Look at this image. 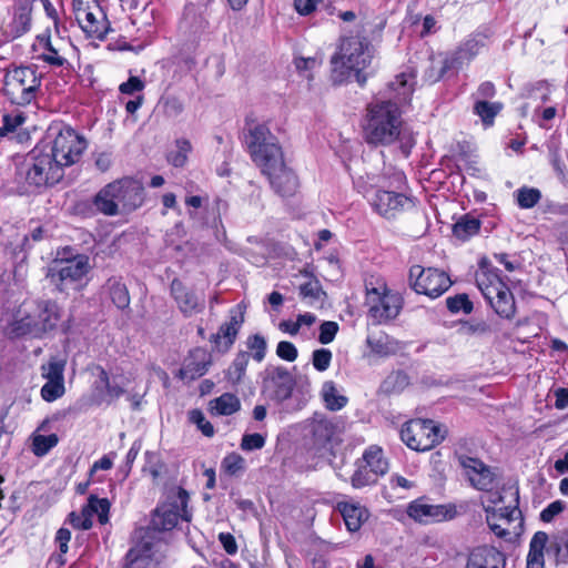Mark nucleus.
Listing matches in <instances>:
<instances>
[{
	"mask_svg": "<svg viewBox=\"0 0 568 568\" xmlns=\"http://www.w3.org/2000/svg\"><path fill=\"white\" fill-rule=\"evenodd\" d=\"M252 161L268 179L272 189L281 196H292L298 189L296 174L286 166L281 145L266 124L256 123L245 138Z\"/></svg>",
	"mask_w": 568,
	"mask_h": 568,
	"instance_id": "nucleus-1",
	"label": "nucleus"
},
{
	"mask_svg": "<svg viewBox=\"0 0 568 568\" xmlns=\"http://www.w3.org/2000/svg\"><path fill=\"white\" fill-rule=\"evenodd\" d=\"M402 112L396 102L376 99L366 108L364 136L367 143L389 145L402 134Z\"/></svg>",
	"mask_w": 568,
	"mask_h": 568,
	"instance_id": "nucleus-2",
	"label": "nucleus"
},
{
	"mask_svg": "<svg viewBox=\"0 0 568 568\" xmlns=\"http://www.w3.org/2000/svg\"><path fill=\"white\" fill-rule=\"evenodd\" d=\"M375 49L371 41L362 34H351L341 39L338 51L331 58L336 72L337 65L347 72H354L355 79L361 87H364L368 73L366 70L371 67Z\"/></svg>",
	"mask_w": 568,
	"mask_h": 568,
	"instance_id": "nucleus-3",
	"label": "nucleus"
},
{
	"mask_svg": "<svg viewBox=\"0 0 568 568\" xmlns=\"http://www.w3.org/2000/svg\"><path fill=\"white\" fill-rule=\"evenodd\" d=\"M406 185L405 174L396 171L389 180H382L379 185L367 191L366 197L379 215L392 219L397 213L414 206V201L404 194Z\"/></svg>",
	"mask_w": 568,
	"mask_h": 568,
	"instance_id": "nucleus-4",
	"label": "nucleus"
},
{
	"mask_svg": "<svg viewBox=\"0 0 568 568\" xmlns=\"http://www.w3.org/2000/svg\"><path fill=\"white\" fill-rule=\"evenodd\" d=\"M476 284L497 315L506 320H511L515 316V297L501 281L497 268H493L486 261H481L476 273Z\"/></svg>",
	"mask_w": 568,
	"mask_h": 568,
	"instance_id": "nucleus-5",
	"label": "nucleus"
},
{
	"mask_svg": "<svg viewBox=\"0 0 568 568\" xmlns=\"http://www.w3.org/2000/svg\"><path fill=\"white\" fill-rule=\"evenodd\" d=\"M90 268L89 257L79 254L71 258L53 261L48 268L47 278L60 293L80 292L88 284L87 275Z\"/></svg>",
	"mask_w": 568,
	"mask_h": 568,
	"instance_id": "nucleus-6",
	"label": "nucleus"
},
{
	"mask_svg": "<svg viewBox=\"0 0 568 568\" xmlns=\"http://www.w3.org/2000/svg\"><path fill=\"white\" fill-rule=\"evenodd\" d=\"M165 499L152 513L150 528L156 531L173 529L179 519L191 520V513L187 509L189 493L180 487L172 486L165 490Z\"/></svg>",
	"mask_w": 568,
	"mask_h": 568,
	"instance_id": "nucleus-7",
	"label": "nucleus"
},
{
	"mask_svg": "<svg viewBox=\"0 0 568 568\" xmlns=\"http://www.w3.org/2000/svg\"><path fill=\"white\" fill-rule=\"evenodd\" d=\"M366 304L369 316L378 324L394 320L400 312V297L387 288L383 278L371 277L365 282Z\"/></svg>",
	"mask_w": 568,
	"mask_h": 568,
	"instance_id": "nucleus-8",
	"label": "nucleus"
},
{
	"mask_svg": "<svg viewBox=\"0 0 568 568\" xmlns=\"http://www.w3.org/2000/svg\"><path fill=\"white\" fill-rule=\"evenodd\" d=\"M41 78L32 67H18L7 72L3 94L11 103L27 105L31 103L40 89Z\"/></svg>",
	"mask_w": 568,
	"mask_h": 568,
	"instance_id": "nucleus-9",
	"label": "nucleus"
},
{
	"mask_svg": "<svg viewBox=\"0 0 568 568\" xmlns=\"http://www.w3.org/2000/svg\"><path fill=\"white\" fill-rule=\"evenodd\" d=\"M409 286L417 293L430 298L442 296L453 284L449 275L436 267L413 265L409 268Z\"/></svg>",
	"mask_w": 568,
	"mask_h": 568,
	"instance_id": "nucleus-10",
	"label": "nucleus"
},
{
	"mask_svg": "<svg viewBox=\"0 0 568 568\" xmlns=\"http://www.w3.org/2000/svg\"><path fill=\"white\" fill-rule=\"evenodd\" d=\"M87 146L88 142L84 136L67 126L60 130L54 138L49 156H52L55 164L64 171L65 166H70L80 160Z\"/></svg>",
	"mask_w": 568,
	"mask_h": 568,
	"instance_id": "nucleus-11",
	"label": "nucleus"
},
{
	"mask_svg": "<svg viewBox=\"0 0 568 568\" xmlns=\"http://www.w3.org/2000/svg\"><path fill=\"white\" fill-rule=\"evenodd\" d=\"M72 9L79 27L89 38H105L109 22L95 0H72Z\"/></svg>",
	"mask_w": 568,
	"mask_h": 568,
	"instance_id": "nucleus-12",
	"label": "nucleus"
},
{
	"mask_svg": "<svg viewBox=\"0 0 568 568\" xmlns=\"http://www.w3.org/2000/svg\"><path fill=\"white\" fill-rule=\"evenodd\" d=\"M64 175V171L55 164L54 159L49 153H43L38 149L30 153V163L26 172V181L29 185L51 186L59 183Z\"/></svg>",
	"mask_w": 568,
	"mask_h": 568,
	"instance_id": "nucleus-13",
	"label": "nucleus"
},
{
	"mask_svg": "<svg viewBox=\"0 0 568 568\" xmlns=\"http://www.w3.org/2000/svg\"><path fill=\"white\" fill-rule=\"evenodd\" d=\"M170 293L179 311L184 317L200 314L205 308V296L202 292L185 285L181 280L174 278L170 285Z\"/></svg>",
	"mask_w": 568,
	"mask_h": 568,
	"instance_id": "nucleus-14",
	"label": "nucleus"
},
{
	"mask_svg": "<svg viewBox=\"0 0 568 568\" xmlns=\"http://www.w3.org/2000/svg\"><path fill=\"white\" fill-rule=\"evenodd\" d=\"M493 33L488 28H479L470 33L450 53H447L458 70L470 62L483 48L487 47Z\"/></svg>",
	"mask_w": 568,
	"mask_h": 568,
	"instance_id": "nucleus-15",
	"label": "nucleus"
},
{
	"mask_svg": "<svg viewBox=\"0 0 568 568\" xmlns=\"http://www.w3.org/2000/svg\"><path fill=\"white\" fill-rule=\"evenodd\" d=\"M115 186L113 190L116 195L120 212L129 213L140 207L144 202V187L141 182L124 178L111 183Z\"/></svg>",
	"mask_w": 568,
	"mask_h": 568,
	"instance_id": "nucleus-16",
	"label": "nucleus"
},
{
	"mask_svg": "<svg viewBox=\"0 0 568 568\" xmlns=\"http://www.w3.org/2000/svg\"><path fill=\"white\" fill-rule=\"evenodd\" d=\"M446 428H400V439L416 452H426L445 439Z\"/></svg>",
	"mask_w": 568,
	"mask_h": 568,
	"instance_id": "nucleus-17",
	"label": "nucleus"
},
{
	"mask_svg": "<svg viewBox=\"0 0 568 568\" xmlns=\"http://www.w3.org/2000/svg\"><path fill=\"white\" fill-rule=\"evenodd\" d=\"M32 2L33 0H16L12 19L2 29L4 41H13L30 30Z\"/></svg>",
	"mask_w": 568,
	"mask_h": 568,
	"instance_id": "nucleus-18",
	"label": "nucleus"
},
{
	"mask_svg": "<svg viewBox=\"0 0 568 568\" xmlns=\"http://www.w3.org/2000/svg\"><path fill=\"white\" fill-rule=\"evenodd\" d=\"M407 515L420 524H430L452 519L455 516V510L445 505L428 504L419 498L408 505Z\"/></svg>",
	"mask_w": 568,
	"mask_h": 568,
	"instance_id": "nucleus-19",
	"label": "nucleus"
},
{
	"mask_svg": "<svg viewBox=\"0 0 568 568\" xmlns=\"http://www.w3.org/2000/svg\"><path fill=\"white\" fill-rule=\"evenodd\" d=\"M458 463L464 468L468 480L475 488L488 490L493 486L495 475L481 460L466 455H459Z\"/></svg>",
	"mask_w": 568,
	"mask_h": 568,
	"instance_id": "nucleus-20",
	"label": "nucleus"
},
{
	"mask_svg": "<svg viewBox=\"0 0 568 568\" xmlns=\"http://www.w3.org/2000/svg\"><path fill=\"white\" fill-rule=\"evenodd\" d=\"M211 364L212 356L205 348H193L184 358L176 376L183 381H194L203 376L209 371Z\"/></svg>",
	"mask_w": 568,
	"mask_h": 568,
	"instance_id": "nucleus-21",
	"label": "nucleus"
},
{
	"mask_svg": "<svg viewBox=\"0 0 568 568\" xmlns=\"http://www.w3.org/2000/svg\"><path fill=\"white\" fill-rule=\"evenodd\" d=\"M294 386V379L291 373L284 367H273L266 369L264 388L273 390L274 397L278 400L291 396Z\"/></svg>",
	"mask_w": 568,
	"mask_h": 568,
	"instance_id": "nucleus-22",
	"label": "nucleus"
},
{
	"mask_svg": "<svg viewBox=\"0 0 568 568\" xmlns=\"http://www.w3.org/2000/svg\"><path fill=\"white\" fill-rule=\"evenodd\" d=\"M243 322V313L231 310L229 321L220 326L217 333L211 335L210 341L215 344L217 348L223 346V351H229L234 344Z\"/></svg>",
	"mask_w": 568,
	"mask_h": 568,
	"instance_id": "nucleus-23",
	"label": "nucleus"
},
{
	"mask_svg": "<svg viewBox=\"0 0 568 568\" xmlns=\"http://www.w3.org/2000/svg\"><path fill=\"white\" fill-rule=\"evenodd\" d=\"M505 565L503 552L491 546H480L470 551L466 568H505Z\"/></svg>",
	"mask_w": 568,
	"mask_h": 568,
	"instance_id": "nucleus-24",
	"label": "nucleus"
},
{
	"mask_svg": "<svg viewBox=\"0 0 568 568\" xmlns=\"http://www.w3.org/2000/svg\"><path fill=\"white\" fill-rule=\"evenodd\" d=\"M343 442V428H314L313 448L321 456L334 455Z\"/></svg>",
	"mask_w": 568,
	"mask_h": 568,
	"instance_id": "nucleus-25",
	"label": "nucleus"
},
{
	"mask_svg": "<svg viewBox=\"0 0 568 568\" xmlns=\"http://www.w3.org/2000/svg\"><path fill=\"white\" fill-rule=\"evenodd\" d=\"M415 85V75L413 73L402 72L396 75L393 81L387 85L386 100L396 102L397 106L400 103L409 101Z\"/></svg>",
	"mask_w": 568,
	"mask_h": 568,
	"instance_id": "nucleus-26",
	"label": "nucleus"
},
{
	"mask_svg": "<svg viewBox=\"0 0 568 568\" xmlns=\"http://www.w3.org/2000/svg\"><path fill=\"white\" fill-rule=\"evenodd\" d=\"M487 524L494 534L498 537H506L509 535L508 528L505 525H509L519 514L517 506H506L498 510L493 509L491 511L487 508Z\"/></svg>",
	"mask_w": 568,
	"mask_h": 568,
	"instance_id": "nucleus-27",
	"label": "nucleus"
},
{
	"mask_svg": "<svg viewBox=\"0 0 568 568\" xmlns=\"http://www.w3.org/2000/svg\"><path fill=\"white\" fill-rule=\"evenodd\" d=\"M337 508L344 519L346 528L352 532L358 531L368 518L367 509L359 505L338 503Z\"/></svg>",
	"mask_w": 568,
	"mask_h": 568,
	"instance_id": "nucleus-28",
	"label": "nucleus"
},
{
	"mask_svg": "<svg viewBox=\"0 0 568 568\" xmlns=\"http://www.w3.org/2000/svg\"><path fill=\"white\" fill-rule=\"evenodd\" d=\"M121 568H156V562L152 558L150 546L143 544L131 548L125 555Z\"/></svg>",
	"mask_w": 568,
	"mask_h": 568,
	"instance_id": "nucleus-29",
	"label": "nucleus"
},
{
	"mask_svg": "<svg viewBox=\"0 0 568 568\" xmlns=\"http://www.w3.org/2000/svg\"><path fill=\"white\" fill-rule=\"evenodd\" d=\"M363 466L368 467L378 477L384 476L389 468L387 458L384 456L383 448L378 445L368 446L362 458Z\"/></svg>",
	"mask_w": 568,
	"mask_h": 568,
	"instance_id": "nucleus-30",
	"label": "nucleus"
},
{
	"mask_svg": "<svg viewBox=\"0 0 568 568\" xmlns=\"http://www.w3.org/2000/svg\"><path fill=\"white\" fill-rule=\"evenodd\" d=\"M548 540L549 537L545 531L535 532L529 544L527 568H545L544 550Z\"/></svg>",
	"mask_w": 568,
	"mask_h": 568,
	"instance_id": "nucleus-31",
	"label": "nucleus"
},
{
	"mask_svg": "<svg viewBox=\"0 0 568 568\" xmlns=\"http://www.w3.org/2000/svg\"><path fill=\"white\" fill-rule=\"evenodd\" d=\"M111 183L101 189L93 199V204L97 210L108 216H113L120 213L116 195H114Z\"/></svg>",
	"mask_w": 568,
	"mask_h": 568,
	"instance_id": "nucleus-32",
	"label": "nucleus"
},
{
	"mask_svg": "<svg viewBox=\"0 0 568 568\" xmlns=\"http://www.w3.org/2000/svg\"><path fill=\"white\" fill-rule=\"evenodd\" d=\"M61 320V308L52 301L42 303L41 311L38 315V323L42 334L53 331Z\"/></svg>",
	"mask_w": 568,
	"mask_h": 568,
	"instance_id": "nucleus-33",
	"label": "nucleus"
},
{
	"mask_svg": "<svg viewBox=\"0 0 568 568\" xmlns=\"http://www.w3.org/2000/svg\"><path fill=\"white\" fill-rule=\"evenodd\" d=\"M28 443L34 456L43 457L58 445L59 437L57 434L43 435L36 430L30 435Z\"/></svg>",
	"mask_w": 568,
	"mask_h": 568,
	"instance_id": "nucleus-34",
	"label": "nucleus"
},
{
	"mask_svg": "<svg viewBox=\"0 0 568 568\" xmlns=\"http://www.w3.org/2000/svg\"><path fill=\"white\" fill-rule=\"evenodd\" d=\"M104 288L106 290L112 303L120 310L130 305V295L126 285L119 277H110Z\"/></svg>",
	"mask_w": 568,
	"mask_h": 568,
	"instance_id": "nucleus-35",
	"label": "nucleus"
},
{
	"mask_svg": "<svg viewBox=\"0 0 568 568\" xmlns=\"http://www.w3.org/2000/svg\"><path fill=\"white\" fill-rule=\"evenodd\" d=\"M241 407L240 399L236 395L224 393L220 397L210 402V410L217 416H227L237 412Z\"/></svg>",
	"mask_w": 568,
	"mask_h": 568,
	"instance_id": "nucleus-36",
	"label": "nucleus"
},
{
	"mask_svg": "<svg viewBox=\"0 0 568 568\" xmlns=\"http://www.w3.org/2000/svg\"><path fill=\"white\" fill-rule=\"evenodd\" d=\"M410 384V378L404 371L392 372L382 382L379 392L385 395L400 394Z\"/></svg>",
	"mask_w": 568,
	"mask_h": 568,
	"instance_id": "nucleus-37",
	"label": "nucleus"
},
{
	"mask_svg": "<svg viewBox=\"0 0 568 568\" xmlns=\"http://www.w3.org/2000/svg\"><path fill=\"white\" fill-rule=\"evenodd\" d=\"M480 230V221L469 214L463 215L453 227L454 235L463 241L477 234Z\"/></svg>",
	"mask_w": 568,
	"mask_h": 568,
	"instance_id": "nucleus-38",
	"label": "nucleus"
},
{
	"mask_svg": "<svg viewBox=\"0 0 568 568\" xmlns=\"http://www.w3.org/2000/svg\"><path fill=\"white\" fill-rule=\"evenodd\" d=\"M65 365V358L51 356L48 363L41 365V376L47 381L64 382Z\"/></svg>",
	"mask_w": 568,
	"mask_h": 568,
	"instance_id": "nucleus-39",
	"label": "nucleus"
},
{
	"mask_svg": "<svg viewBox=\"0 0 568 568\" xmlns=\"http://www.w3.org/2000/svg\"><path fill=\"white\" fill-rule=\"evenodd\" d=\"M322 397L326 407L331 410L342 409L348 402L347 397L339 394L335 383L327 381L322 386Z\"/></svg>",
	"mask_w": 568,
	"mask_h": 568,
	"instance_id": "nucleus-40",
	"label": "nucleus"
},
{
	"mask_svg": "<svg viewBox=\"0 0 568 568\" xmlns=\"http://www.w3.org/2000/svg\"><path fill=\"white\" fill-rule=\"evenodd\" d=\"M11 334L14 337L30 335L36 338H41L43 336L38 321L31 316H26L21 320L14 321L11 324Z\"/></svg>",
	"mask_w": 568,
	"mask_h": 568,
	"instance_id": "nucleus-41",
	"label": "nucleus"
},
{
	"mask_svg": "<svg viewBox=\"0 0 568 568\" xmlns=\"http://www.w3.org/2000/svg\"><path fill=\"white\" fill-rule=\"evenodd\" d=\"M500 102H488L486 100H477L474 104V113L478 115L483 124L487 128L493 125L495 116L501 111Z\"/></svg>",
	"mask_w": 568,
	"mask_h": 568,
	"instance_id": "nucleus-42",
	"label": "nucleus"
},
{
	"mask_svg": "<svg viewBox=\"0 0 568 568\" xmlns=\"http://www.w3.org/2000/svg\"><path fill=\"white\" fill-rule=\"evenodd\" d=\"M372 353L386 357L394 355L397 352V342L392 339L388 335H381L378 337H368L366 341Z\"/></svg>",
	"mask_w": 568,
	"mask_h": 568,
	"instance_id": "nucleus-43",
	"label": "nucleus"
},
{
	"mask_svg": "<svg viewBox=\"0 0 568 568\" xmlns=\"http://www.w3.org/2000/svg\"><path fill=\"white\" fill-rule=\"evenodd\" d=\"M453 70H458V68L452 61L450 57L446 54L443 60L438 62L435 60L432 61L430 67L425 72V77L429 82L435 83L442 80L449 71Z\"/></svg>",
	"mask_w": 568,
	"mask_h": 568,
	"instance_id": "nucleus-44",
	"label": "nucleus"
},
{
	"mask_svg": "<svg viewBox=\"0 0 568 568\" xmlns=\"http://www.w3.org/2000/svg\"><path fill=\"white\" fill-rule=\"evenodd\" d=\"M250 361V354L247 352H240L236 354L232 364L230 365L226 377L232 384H239L245 375L246 367Z\"/></svg>",
	"mask_w": 568,
	"mask_h": 568,
	"instance_id": "nucleus-45",
	"label": "nucleus"
},
{
	"mask_svg": "<svg viewBox=\"0 0 568 568\" xmlns=\"http://www.w3.org/2000/svg\"><path fill=\"white\" fill-rule=\"evenodd\" d=\"M221 469L231 477H240L246 470V462L240 454L231 453L222 459Z\"/></svg>",
	"mask_w": 568,
	"mask_h": 568,
	"instance_id": "nucleus-46",
	"label": "nucleus"
},
{
	"mask_svg": "<svg viewBox=\"0 0 568 568\" xmlns=\"http://www.w3.org/2000/svg\"><path fill=\"white\" fill-rule=\"evenodd\" d=\"M90 519L94 514L98 515L100 524L104 525L109 520L110 503L106 498H98L91 495L88 500V505L84 507Z\"/></svg>",
	"mask_w": 568,
	"mask_h": 568,
	"instance_id": "nucleus-47",
	"label": "nucleus"
},
{
	"mask_svg": "<svg viewBox=\"0 0 568 568\" xmlns=\"http://www.w3.org/2000/svg\"><path fill=\"white\" fill-rule=\"evenodd\" d=\"M356 470L351 477V484L354 488H363L366 486L374 485L378 476L375 475L368 467L363 466L359 459L356 460Z\"/></svg>",
	"mask_w": 568,
	"mask_h": 568,
	"instance_id": "nucleus-48",
	"label": "nucleus"
},
{
	"mask_svg": "<svg viewBox=\"0 0 568 568\" xmlns=\"http://www.w3.org/2000/svg\"><path fill=\"white\" fill-rule=\"evenodd\" d=\"M541 199V192L536 187L521 186L516 191V202L520 209H531Z\"/></svg>",
	"mask_w": 568,
	"mask_h": 568,
	"instance_id": "nucleus-49",
	"label": "nucleus"
},
{
	"mask_svg": "<svg viewBox=\"0 0 568 568\" xmlns=\"http://www.w3.org/2000/svg\"><path fill=\"white\" fill-rule=\"evenodd\" d=\"M446 306L448 311L453 314H457L459 312H463L464 314H470L474 308L473 302L465 293L447 297Z\"/></svg>",
	"mask_w": 568,
	"mask_h": 568,
	"instance_id": "nucleus-50",
	"label": "nucleus"
},
{
	"mask_svg": "<svg viewBox=\"0 0 568 568\" xmlns=\"http://www.w3.org/2000/svg\"><path fill=\"white\" fill-rule=\"evenodd\" d=\"M26 120L22 112L7 113L2 116V125L0 126V136H6L14 132Z\"/></svg>",
	"mask_w": 568,
	"mask_h": 568,
	"instance_id": "nucleus-51",
	"label": "nucleus"
},
{
	"mask_svg": "<svg viewBox=\"0 0 568 568\" xmlns=\"http://www.w3.org/2000/svg\"><path fill=\"white\" fill-rule=\"evenodd\" d=\"M65 392L64 382L47 381L41 387V397L45 402H54L60 398Z\"/></svg>",
	"mask_w": 568,
	"mask_h": 568,
	"instance_id": "nucleus-52",
	"label": "nucleus"
},
{
	"mask_svg": "<svg viewBox=\"0 0 568 568\" xmlns=\"http://www.w3.org/2000/svg\"><path fill=\"white\" fill-rule=\"evenodd\" d=\"M246 346L253 352L252 356L256 362H262L264 359L267 344L266 339L262 335L254 334L250 336L246 341Z\"/></svg>",
	"mask_w": 568,
	"mask_h": 568,
	"instance_id": "nucleus-53",
	"label": "nucleus"
},
{
	"mask_svg": "<svg viewBox=\"0 0 568 568\" xmlns=\"http://www.w3.org/2000/svg\"><path fill=\"white\" fill-rule=\"evenodd\" d=\"M41 59L43 62L57 68L70 65L68 60L60 54L59 50L54 48L50 41L47 42L45 50L42 53Z\"/></svg>",
	"mask_w": 568,
	"mask_h": 568,
	"instance_id": "nucleus-54",
	"label": "nucleus"
},
{
	"mask_svg": "<svg viewBox=\"0 0 568 568\" xmlns=\"http://www.w3.org/2000/svg\"><path fill=\"white\" fill-rule=\"evenodd\" d=\"M333 354L328 348H317L312 353V365L317 372H325L331 366Z\"/></svg>",
	"mask_w": 568,
	"mask_h": 568,
	"instance_id": "nucleus-55",
	"label": "nucleus"
},
{
	"mask_svg": "<svg viewBox=\"0 0 568 568\" xmlns=\"http://www.w3.org/2000/svg\"><path fill=\"white\" fill-rule=\"evenodd\" d=\"M163 113L166 118L175 119L184 111V104L178 97L170 95L162 100Z\"/></svg>",
	"mask_w": 568,
	"mask_h": 568,
	"instance_id": "nucleus-56",
	"label": "nucleus"
},
{
	"mask_svg": "<svg viewBox=\"0 0 568 568\" xmlns=\"http://www.w3.org/2000/svg\"><path fill=\"white\" fill-rule=\"evenodd\" d=\"M338 329L339 326L336 322H323L320 326L318 342L324 345L332 343L335 339Z\"/></svg>",
	"mask_w": 568,
	"mask_h": 568,
	"instance_id": "nucleus-57",
	"label": "nucleus"
},
{
	"mask_svg": "<svg viewBox=\"0 0 568 568\" xmlns=\"http://www.w3.org/2000/svg\"><path fill=\"white\" fill-rule=\"evenodd\" d=\"M265 445V436L260 433L245 434L241 442V448L252 452L263 448Z\"/></svg>",
	"mask_w": 568,
	"mask_h": 568,
	"instance_id": "nucleus-58",
	"label": "nucleus"
},
{
	"mask_svg": "<svg viewBox=\"0 0 568 568\" xmlns=\"http://www.w3.org/2000/svg\"><path fill=\"white\" fill-rule=\"evenodd\" d=\"M324 294L318 281H310L300 286V295L303 298H310L311 301H318Z\"/></svg>",
	"mask_w": 568,
	"mask_h": 568,
	"instance_id": "nucleus-59",
	"label": "nucleus"
},
{
	"mask_svg": "<svg viewBox=\"0 0 568 568\" xmlns=\"http://www.w3.org/2000/svg\"><path fill=\"white\" fill-rule=\"evenodd\" d=\"M276 355L284 361L294 362L297 358L298 352L293 343L282 341L276 346Z\"/></svg>",
	"mask_w": 568,
	"mask_h": 568,
	"instance_id": "nucleus-60",
	"label": "nucleus"
},
{
	"mask_svg": "<svg viewBox=\"0 0 568 568\" xmlns=\"http://www.w3.org/2000/svg\"><path fill=\"white\" fill-rule=\"evenodd\" d=\"M70 524L78 529L88 530L92 527V519H90L87 510L83 508L81 514L72 511L69 515Z\"/></svg>",
	"mask_w": 568,
	"mask_h": 568,
	"instance_id": "nucleus-61",
	"label": "nucleus"
},
{
	"mask_svg": "<svg viewBox=\"0 0 568 568\" xmlns=\"http://www.w3.org/2000/svg\"><path fill=\"white\" fill-rule=\"evenodd\" d=\"M144 89V82L138 77H130L128 81L123 82L119 90L123 94H133Z\"/></svg>",
	"mask_w": 568,
	"mask_h": 568,
	"instance_id": "nucleus-62",
	"label": "nucleus"
},
{
	"mask_svg": "<svg viewBox=\"0 0 568 568\" xmlns=\"http://www.w3.org/2000/svg\"><path fill=\"white\" fill-rule=\"evenodd\" d=\"M564 504L560 500L552 501L541 513L540 519L544 523H550L557 515L564 510Z\"/></svg>",
	"mask_w": 568,
	"mask_h": 568,
	"instance_id": "nucleus-63",
	"label": "nucleus"
},
{
	"mask_svg": "<svg viewBox=\"0 0 568 568\" xmlns=\"http://www.w3.org/2000/svg\"><path fill=\"white\" fill-rule=\"evenodd\" d=\"M555 407L557 409L568 408V388L558 387L554 389Z\"/></svg>",
	"mask_w": 568,
	"mask_h": 568,
	"instance_id": "nucleus-64",
	"label": "nucleus"
}]
</instances>
